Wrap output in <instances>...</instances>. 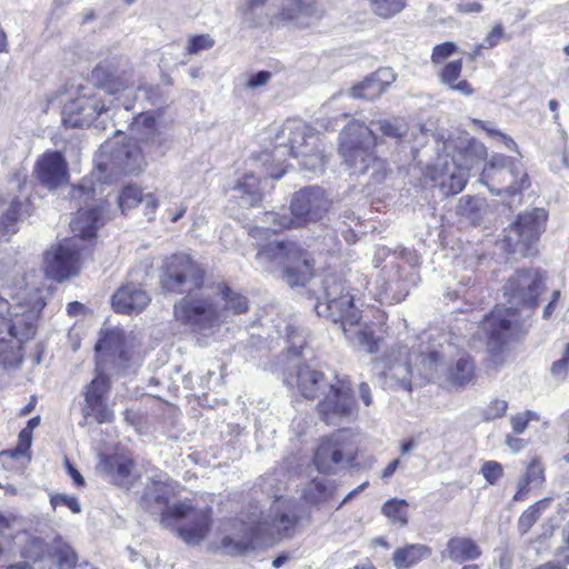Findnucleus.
I'll list each match as a JSON object with an SVG mask.
<instances>
[{
    "label": "nucleus",
    "instance_id": "680f3d73",
    "mask_svg": "<svg viewBox=\"0 0 569 569\" xmlns=\"http://www.w3.org/2000/svg\"><path fill=\"white\" fill-rule=\"evenodd\" d=\"M480 472L488 483L495 485L502 477L503 468L501 463L491 460L482 465Z\"/></svg>",
    "mask_w": 569,
    "mask_h": 569
},
{
    "label": "nucleus",
    "instance_id": "a19ab883",
    "mask_svg": "<svg viewBox=\"0 0 569 569\" xmlns=\"http://www.w3.org/2000/svg\"><path fill=\"white\" fill-rule=\"evenodd\" d=\"M232 190L246 206L254 207L262 200L260 180L253 173H246L237 180Z\"/></svg>",
    "mask_w": 569,
    "mask_h": 569
},
{
    "label": "nucleus",
    "instance_id": "aec40b11",
    "mask_svg": "<svg viewBox=\"0 0 569 569\" xmlns=\"http://www.w3.org/2000/svg\"><path fill=\"white\" fill-rule=\"evenodd\" d=\"M110 111V106L99 92L93 96H81L64 104L62 122L66 127L82 128L90 126L100 114Z\"/></svg>",
    "mask_w": 569,
    "mask_h": 569
},
{
    "label": "nucleus",
    "instance_id": "f03ea898",
    "mask_svg": "<svg viewBox=\"0 0 569 569\" xmlns=\"http://www.w3.org/2000/svg\"><path fill=\"white\" fill-rule=\"evenodd\" d=\"M130 129L138 141H129L121 146L103 144L101 152L109 159L98 162L100 171L114 176L138 174L146 169L149 159L154 160L164 156L167 139L157 128L153 114L139 113L133 118Z\"/></svg>",
    "mask_w": 569,
    "mask_h": 569
},
{
    "label": "nucleus",
    "instance_id": "4be33fe9",
    "mask_svg": "<svg viewBox=\"0 0 569 569\" xmlns=\"http://www.w3.org/2000/svg\"><path fill=\"white\" fill-rule=\"evenodd\" d=\"M109 379L102 373L87 386L84 392V406L82 409L84 421L92 417L98 423H110L113 421V411L106 405L104 398L109 392Z\"/></svg>",
    "mask_w": 569,
    "mask_h": 569
},
{
    "label": "nucleus",
    "instance_id": "72a5a7b5",
    "mask_svg": "<svg viewBox=\"0 0 569 569\" xmlns=\"http://www.w3.org/2000/svg\"><path fill=\"white\" fill-rule=\"evenodd\" d=\"M98 468L118 486L127 487L132 482L133 462L127 457L119 455L102 457Z\"/></svg>",
    "mask_w": 569,
    "mask_h": 569
},
{
    "label": "nucleus",
    "instance_id": "473e14b6",
    "mask_svg": "<svg viewBox=\"0 0 569 569\" xmlns=\"http://www.w3.org/2000/svg\"><path fill=\"white\" fill-rule=\"evenodd\" d=\"M99 357H110L120 368H127L131 353L123 349V332L111 330L106 332L96 345Z\"/></svg>",
    "mask_w": 569,
    "mask_h": 569
},
{
    "label": "nucleus",
    "instance_id": "f704fd0d",
    "mask_svg": "<svg viewBox=\"0 0 569 569\" xmlns=\"http://www.w3.org/2000/svg\"><path fill=\"white\" fill-rule=\"evenodd\" d=\"M462 60L458 59L446 63L438 73L439 82L449 90L461 96L470 97L475 93L471 83L461 78Z\"/></svg>",
    "mask_w": 569,
    "mask_h": 569
},
{
    "label": "nucleus",
    "instance_id": "4d7b16f0",
    "mask_svg": "<svg viewBox=\"0 0 569 569\" xmlns=\"http://www.w3.org/2000/svg\"><path fill=\"white\" fill-rule=\"evenodd\" d=\"M520 480L528 486L541 485L545 480L543 468L541 463L537 459L532 460V462L528 466L525 476Z\"/></svg>",
    "mask_w": 569,
    "mask_h": 569
},
{
    "label": "nucleus",
    "instance_id": "6e6552de",
    "mask_svg": "<svg viewBox=\"0 0 569 569\" xmlns=\"http://www.w3.org/2000/svg\"><path fill=\"white\" fill-rule=\"evenodd\" d=\"M211 509L193 508L191 503L183 501L171 506L162 515L161 525L170 528L179 523L178 536L188 545L200 543L211 528Z\"/></svg>",
    "mask_w": 569,
    "mask_h": 569
},
{
    "label": "nucleus",
    "instance_id": "a878e982",
    "mask_svg": "<svg viewBox=\"0 0 569 569\" xmlns=\"http://www.w3.org/2000/svg\"><path fill=\"white\" fill-rule=\"evenodd\" d=\"M353 301V295H346L337 301L317 302L315 310L318 316L339 323L342 331H347L348 326L355 327L361 318L360 310L355 306Z\"/></svg>",
    "mask_w": 569,
    "mask_h": 569
},
{
    "label": "nucleus",
    "instance_id": "423d86ee",
    "mask_svg": "<svg viewBox=\"0 0 569 569\" xmlns=\"http://www.w3.org/2000/svg\"><path fill=\"white\" fill-rule=\"evenodd\" d=\"M256 259L267 270L282 266L283 278L290 286H303L312 274L308 252L293 241L276 240L260 246Z\"/></svg>",
    "mask_w": 569,
    "mask_h": 569
},
{
    "label": "nucleus",
    "instance_id": "bb28decb",
    "mask_svg": "<svg viewBox=\"0 0 569 569\" xmlns=\"http://www.w3.org/2000/svg\"><path fill=\"white\" fill-rule=\"evenodd\" d=\"M39 182L46 188L57 189L68 182V164L60 152L44 153L36 164Z\"/></svg>",
    "mask_w": 569,
    "mask_h": 569
},
{
    "label": "nucleus",
    "instance_id": "20e7f679",
    "mask_svg": "<svg viewBox=\"0 0 569 569\" xmlns=\"http://www.w3.org/2000/svg\"><path fill=\"white\" fill-rule=\"evenodd\" d=\"M331 200L320 187H305L295 192L291 202V216L286 213L266 212V227H254L249 236L258 238L264 230L279 232L283 229L297 228L321 220L330 210Z\"/></svg>",
    "mask_w": 569,
    "mask_h": 569
},
{
    "label": "nucleus",
    "instance_id": "13d9d810",
    "mask_svg": "<svg viewBox=\"0 0 569 569\" xmlns=\"http://www.w3.org/2000/svg\"><path fill=\"white\" fill-rule=\"evenodd\" d=\"M214 46V40L209 34L193 36L188 40L187 52L197 54L200 51L209 50Z\"/></svg>",
    "mask_w": 569,
    "mask_h": 569
},
{
    "label": "nucleus",
    "instance_id": "864d4df0",
    "mask_svg": "<svg viewBox=\"0 0 569 569\" xmlns=\"http://www.w3.org/2000/svg\"><path fill=\"white\" fill-rule=\"evenodd\" d=\"M371 126H376L377 129L387 138L400 140L407 131L405 123L398 119L387 120L381 119L371 121Z\"/></svg>",
    "mask_w": 569,
    "mask_h": 569
},
{
    "label": "nucleus",
    "instance_id": "dca6fc26",
    "mask_svg": "<svg viewBox=\"0 0 569 569\" xmlns=\"http://www.w3.org/2000/svg\"><path fill=\"white\" fill-rule=\"evenodd\" d=\"M256 518L257 531L261 542L267 538L288 537L299 521L296 502L291 499L279 498L272 502L267 516Z\"/></svg>",
    "mask_w": 569,
    "mask_h": 569
},
{
    "label": "nucleus",
    "instance_id": "5fc2aeb1",
    "mask_svg": "<svg viewBox=\"0 0 569 569\" xmlns=\"http://www.w3.org/2000/svg\"><path fill=\"white\" fill-rule=\"evenodd\" d=\"M50 545H47L40 538H32L24 546L22 555L32 561H41L49 556Z\"/></svg>",
    "mask_w": 569,
    "mask_h": 569
},
{
    "label": "nucleus",
    "instance_id": "9d476101",
    "mask_svg": "<svg viewBox=\"0 0 569 569\" xmlns=\"http://www.w3.org/2000/svg\"><path fill=\"white\" fill-rule=\"evenodd\" d=\"M547 218V211L541 208L519 214L518 219L506 229L505 241L509 250L522 257L535 254L536 244L546 229Z\"/></svg>",
    "mask_w": 569,
    "mask_h": 569
},
{
    "label": "nucleus",
    "instance_id": "5701e85b",
    "mask_svg": "<svg viewBox=\"0 0 569 569\" xmlns=\"http://www.w3.org/2000/svg\"><path fill=\"white\" fill-rule=\"evenodd\" d=\"M336 375L326 376L309 366H296L295 371L289 372L284 381L289 387H296L307 399L322 397L333 382Z\"/></svg>",
    "mask_w": 569,
    "mask_h": 569
},
{
    "label": "nucleus",
    "instance_id": "f257e3e1",
    "mask_svg": "<svg viewBox=\"0 0 569 569\" xmlns=\"http://www.w3.org/2000/svg\"><path fill=\"white\" fill-rule=\"evenodd\" d=\"M0 279L3 293L13 301L7 309L8 317H0V367L9 370L20 367L23 346L36 336L46 302L40 289L30 287L16 263L10 271L0 268Z\"/></svg>",
    "mask_w": 569,
    "mask_h": 569
},
{
    "label": "nucleus",
    "instance_id": "9b49d317",
    "mask_svg": "<svg viewBox=\"0 0 569 569\" xmlns=\"http://www.w3.org/2000/svg\"><path fill=\"white\" fill-rule=\"evenodd\" d=\"M317 410L327 425L337 426L343 421L355 419L358 415V406L350 381L333 377V382L322 395V399L317 405Z\"/></svg>",
    "mask_w": 569,
    "mask_h": 569
},
{
    "label": "nucleus",
    "instance_id": "49530a36",
    "mask_svg": "<svg viewBox=\"0 0 569 569\" xmlns=\"http://www.w3.org/2000/svg\"><path fill=\"white\" fill-rule=\"evenodd\" d=\"M370 11L378 18L390 20L408 7V0H367Z\"/></svg>",
    "mask_w": 569,
    "mask_h": 569
},
{
    "label": "nucleus",
    "instance_id": "f3484780",
    "mask_svg": "<svg viewBox=\"0 0 569 569\" xmlns=\"http://www.w3.org/2000/svg\"><path fill=\"white\" fill-rule=\"evenodd\" d=\"M516 317V312L511 307L496 308L481 323V330L487 338L490 361L496 366L502 362L501 352L512 338Z\"/></svg>",
    "mask_w": 569,
    "mask_h": 569
},
{
    "label": "nucleus",
    "instance_id": "e2e57ef3",
    "mask_svg": "<svg viewBox=\"0 0 569 569\" xmlns=\"http://www.w3.org/2000/svg\"><path fill=\"white\" fill-rule=\"evenodd\" d=\"M508 402L503 399H493L485 409L483 416L486 420H495L506 415Z\"/></svg>",
    "mask_w": 569,
    "mask_h": 569
},
{
    "label": "nucleus",
    "instance_id": "c756f323",
    "mask_svg": "<svg viewBox=\"0 0 569 569\" xmlns=\"http://www.w3.org/2000/svg\"><path fill=\"white\" fill-rule=\"evenodd\" d=\"M276 12V28L289 24L305 27L307 18L319 17L316 0H291Z\"/></svg>",
    "mask_w": 569,
    "mask_h": 569
},
{
    "label": "nucleus",
    "instance_id": "4468645a",
    "mask_svg": "<svg viewBox=\"0 0 569 569\" xmlns=\"http://www.w3.org/2000/svg\"><path fill=\"white\" fill-rule=\"evenodd\" d=\"M543 273L537 269H520L510 276L503 286V296L516 308H535L543 291Z\"/></svg>",
    "mask_w": 569,
    "mask_h": 569
},
{
    "label": "nucleus",
    "instance_id": "69168bd1",
    "mask_svg": "<svg viewBox=\"0 0 569 569\" xmlns=\"http://www.w3.org/2000/svg\"><path fill=\"white\" fill-rule=\"evenodd\" d=\"M50 502L54 509L58 506L63 505V506L68 507L74 513H79L81 511V506H80L78 499L73 496L54 495V496H51Z\"/></svg>",
    "mask_w": 569,
    "mask_h": 569
},
{
    "label": "nucleus",
    "instance_id": "39448f33",
    "mask_svg": "<svg viewBox=\"0 0 569 569\" xmlns=\"http://www.w3.org/2000/svg\"><path fill=\"white\" fill-rule=\"evenodd\" d=\"M486 156V148L469 141L452 157L439 154L428 168V177L445 196H455L463 190L469 170Z\"/></svg>",
    "mask_w": 569,
    "mask_h": 569
},
{
    "label": "nucleus",
    "instance_id": "de8ad7c7",
    "mask_svg": "<svg viewBox=\"0 0 569 569\" xmlns=\"http://www.w3.org/2000/svg\"><path fill=\"white\" fill-rule=\"evenodd\" d=\"M408 508L409 505L405 499L392 498L382 505L381 512L392 523L405 527L408 523Z\"/></svg>",
    "mask_w": 569,
    "mask_h": 569
},
{
    "label": "nucleus",
    "instance_id": "0e129e2a",
    "mask_svg": "<svg viewBox=\"0 0 569 569\" xmlns=\"http://www.w3.org/2000/svg\"><path fill=\"white\" fill-rule=\"evenodd\" d=\"M569 371V343L566 345L561 359L555 361L551 366V375L559 379L565 380Z\"/></svg>",
    "mask_w": 569,
    "mask_h": 569
},
{
    "label": "nucleus",
    "instance_id": "0eeeda50",
    "mask_svg": "<svg viewBox=\"0 0 569 569\" xmlns=\"http://www.w3.org/2000/svg\"><path fill=\"white\" fill-rule=\"evenodd\" d=\"M480 181L497 196L506 193L512 197L530 186L522 163L503 154L492 156L482 170Z\"/></svg>",
    "mask_w": 569,
    "mask_h": 569
},
{
    "label": "nucleus",
    "instance_id": "1a4fd4ad",
    "mask_svg": "<svg viewBox=\"0 0 569 569\" xmlns=\"http://www.w3.org/2000/svg\"><path fill=\"white\" fill-rule=\"evenodd\" d=\"M203 282L204 270L189 254L174 253L163 261L160 283L166 291L188 293L200 290Z\"/></svg>",
    "mask_w": 569,
    "mask_h": 569
},
{
    "label": "nucleus",
    "instance_id": "bf43d9fd",
    "mask_svg": "<svg viewBox=\"0 0 569 569\" xmlns=\"http://www.w3.org/2000/svg\"><path fill=\"white\" fill-rule=\"evenodd\" d=\"M457 51H458V46L452 41H447V42L437 44L432 49L431 62L433 64H440Z\"/></svg>",
    "mask_w": 569,
    "mask_h": 569
},
{
    "label": "nucleus",
    "instance_id": "c03bdc74",
    "mask_svg": "<svg viewBox=\"0 0 569 569\" xmlns=\"http://www.w3.org/2000/svg\"><path fill=\"white\" fill-rule=\"evenodd\" d=\"M473 377L475 363L467 353H462L453 366L448 365L446 381L453 386H466L472 381Z\"/></svg>",
    "mask_w": 569,
    "mask_h": 569
},
{
    "label": "nucleus",
    "instance_id": "7ed1b4c3",
    "mask_svg": "<svg viewBox=\"0 0 569 569\" xmlns=\"http://www.w3.org/2000/svg\"><path fill=\"white\" fill-rule=\"evenodd\" d=\"M379 141L367 124L349 122L339 134V153L353 174L368 176L373 184L381 183L389 173L386 159L377 156Z\"/></svg>",
    "mask_w": 569,
    "mask_h": 569
},
{
    "label": "nucleus",
    "instance_id": "052dcab7",
    "mask_svg": "<svg viewBox=\"0 0 569 569\" xmlns=\"http://www.w3.org/2000/svg\"><path fill=\"white\" fill-rule=\"evenodd\" d=\"M32 433L30 429H22L19 433V442L16 449L3 451L2 455H8L11 458H18L27 455L31 446Z\"/></svg>",
    "mask_w": 569,
    "mask_h": 569
},
{
    "label": "nucleus",
    "instance_id": "58836bf2",
    "mask_svg": "<svg viewBox=\"0 0 569 569\" xmlns=\"http://www.w3.org/2000/svg\"><path fill=\"white\" fill-rule=\"evenodd\" d=\"M446 552L452 561L462 563L476 560L481 556V550L470 538L453 537L447 542Z\"/></svg>",
    "mask_w": 569,
    "mask_h": 569
},
{
    "label": "nucleus",
    "instance_id": "2f4dec72",
    "mask_svg": "<svg viewBox=\"0 0 569 569\" xmlns=\"http://www.w3.org/2000/svg\"><path fill=\"white\" fill-rule=\"evenodd\" d=\"M103 224L102 210L99 206H90L89 208H80L76 217L70 222L73 238L82 241L96 236L97 230Z\"/></svg>",
    "mask_w": 569,
    "mask_h": 569
},
{
    "label": "nucleus",
    "instance_id": "f8f14e48",
    "mask_svg": "<svg viewBox=\"0 0 569 569\" xmlns=\"http://www.w3.org/2000/svg\"><path fill=\"white\" fill-rule=\"evenodd\" d=\"M174 317L198 330L210 329L222 322V313L204 290L200 293L188 292L180 299L174 305Z\"/></svg>",
    "mask_w": 569,
    "mask_h": 569
},
{
    "label": "nucleus",
    "instance_id": "cd10ccee",
    "mask_svg": "<svg viewBox=\"0 0 569 569\" xmlns=\"http://www.w3.org/2000/svg\"><path fill=\"white\" fill-rule=\"evenodd\" d=\"M149 293L140 283L127 282L111 297V305L116 312L122 315L139 313L150 303Z\"/></svg>",
    "mask_w": 569,
    "mask_h": 569
},
{
    "label": "nucleus",
    "instance_id": "b1692460",
    "mask_svg": "<svg viewBox=\"0 0 569 569\" xmlns=\"http://www.w3.org/2000/svg\"><path fill=\"white\" fill-rule=\"evenodd\" d=\"M92 79L99 93L102 91L107 94H114L133 86L131 68L111 62L97 66L92 71Z\"/></svg>",
    "mask_w": 569,
    "mask_h": 569
},
{
    "label": "nucleus",
    "instance_id": "37998d69",
    "mask_svg": "<svg viewBox=\"0 0 569 569\" xmlns=\"http://www.w3.org/2000/svg\"><path fill=\"white\" fill-rule=\"evenodd\" d=\"M217 293L220 295L224 302L223 308L219 309L220 313H222V321H224L230 313L240 315L248 311L249 306L247 298L241 293L233 291L227 284H218Z\"/></svg>",
    "mask_w": 569,
    "mask_h": 569
},
{
    "label": "nucleus",
    "instance_id": "ea45409f",
    "mask_svg": "<svg viewBox=\"0 0 569 569\" xmlns=\"http://www.w3.org/2000/svg\"><path fill=\"white\" fill-rule=\"evenodd\" d=\"M336 487L323 477H316L302 488V499L310 505L326 503L333 498Z\"/></svg>",
    "mask_w": 569,
    "mask_h": 569
},
{
    "label": "nucleus",
    "instance_id": "c9c22d12",
    "mask_svg": "<svg viewBox=\"0 0 569 569\" xmlns=\"http://www.w3.org/2000/svg\"><path fill=\"white\" fill-rule=\"evenodd\" d=\"M30 202L28 198H13L9 207L0 217V240H8L17 232V222L24 216H29Z\"/></svg>",
    "mask_w": 569,
    "mask_h": 569
},
{
    "label": "nucleus",
    "instance_id": "7c9ffc66",
    "mask_svg": "<svg viewBox=\"0 0 569 569\" xmlns=\"http://www.w3.org/2000/svg\"><path fill=\"white\" fill-rule=\"evenodd\" d=\"M396 80V74L390 68H382L350 89L351 97L363 100L378 99L387 88Z\"/></svg>",
    "mask_w": 569,
    "mask_h": 569
},
{
    "label": "nucleus",
    "instance_id": "6ab92c4d",
    "mask_svg": "<svg viewBox=\"0 0 569 569\" xmlns=\"http://www.w3.org/2000/svg\"><path fill=\"white\" fill-rule=\"evenodd\" d=\"M256 518L253 515L246 520H236L219 541L213 543L212 548L216 551H221L230 556H240L247 551L254 549L261 543L259 532L257 531Z\"/></svg>",
    "mask_w": 569,
    "mask_h": 569
},
{
    "label": "nucleus",
    "instance_id": "e433bc0d",
    "mask_svg": "<svg viewBox=\"0 0 569 569\" xmlns=\"http://www.w3.org/2000/svg\"><path fill=\"white\" fill-rule=\"evenodd\" d=\"M432 549L423 543H408L397 548L392 553L396 569H409L431 556Z\"/></svg>",
    "mask_w": 569,
    "mask_h": 569
},
{
    "label": "nucleus",
    "instance_id": "3c124183",
    "mask_svg": "<svg viewBox=\"0 0 569 569\" xmlns=\"http://www.w3.org/2000/svg\"><path fill=\"white\" fill-rule=\"evenodd\" d=\"M323 297L321 302H328V300H340L346 295H352L345 286L342 280L335 276L328 274L322 280Z\"/></svg>",
    "mask_w": 569,
    "mask_h": 569
},
{
    "label": "nucleus",
    "instance_id": "774afa93",
    "mask_svg": "<svg viewBox=\"0 0 569 569\" xmlns=\"http://www.w3.org/2000/svg\"><path fill=\"white\" fill-rule=\"evenodd\" d=\"M271 78V73L269 71H259L256 74L249 77L246 87L248 89H257L266 86Z\"/></svg>",
    "mask_w": 569,
    "mask_h": 569
},
{
    "label": "nucleus",
    "instance_id": "8fccbe9b",
    "mask_svg": "<svg viewBox=\"0 0 569 569\" xmlns=\"http://www.w3.org/2000/svg\"><path fill=\"white\" fill-rule=\"evenodd\" d=\"M295 158H301V166L303 169L318 172L322 171L325 167V154L320 149V141L317 142V148L310 147L307 150L297 152Z\"/></svg>",
    "mask_w": 569,
    "mask_h": 569
},
{
    "label": "nucleus",
    "instance_id": "79ce46f5",
    "mask_svg": "<svg viewBox=\"0 0 569 569\" xmlns=\"http://www.w3.org/2000/svg\"><path fill=\"white\" fill-rule=\"evenodd\" d=\"M346 337L359 348L363 349L368 353L378 351V339L375 336L372 325H360L359 321L355 327H347V331H343Z\"/></svg>",
    "mask_w": 569,
    "mask_h": 569
},
{
    "label": "nucleus",
    "instance_id": "4c0bfd02",
    "mask_svg": "<svg viewBox=\"0 0 569 569\" xmlns=\"http://www.w3.org/2000/svg\"><path fill=\"white\" fill-rule=\"evenodd\" d=\"M421 368L419 375L428 381H446L448 363L445 355L438 350L421 352Z\"/></svg>",
    "mask_w": 569,
    "mask_h": 569
},
{
    "label": "nucleus",
    "instance_id": "412c9836",
    "mask_svg": "<svg viewBox=\"0 0 569 569\" xmlns=\"http://www.w3.org/2000/svg\"><path fill=\"white\" fill-rule=\"evenodd\" d=\"M277 148H288L292 157L297 152L307 150L310 147L317 148L320 141L319 134L307 123L299 119H288L274 137Z\"/></svg>",
    "mask_w": 569,
    "mask_h": 569
},
{
    "label": "nucleus",
    "instance_id": "6e6d98bb",
    "mask_svg": "<svg viewBox=\"0 0 569 569\" xmlns=\"http://www.w3.org/2000/svg\"><path fill=\"white\" fill-rule=\"evenodd\" d=\"M142 191L136 186H127L118 197L119 207L122 212L142 202Z\"/></svg>",
    "mask_w": 569,
    "mask_h": 569
},
{
    "label": "nucleus",
    "instance_id": "603ef678",
    "mask_svg": "<svg viewBox=\"0 0 569 569\" xmlns=\"http://www.w3.org/2000/svg\"><path fill=\"white\" fill-rule=\"evenodd\" d=\"M481 204V199L472 196H463L459 199L456 211L457 214L476 221L480 217Z\"/></svg>",
    "mask_w": 569,
    "mask_h": 569
},
{
    "label": "nucleus",
    "instance_id": "a18cd8bd",
    "mask_svg": "<svg viewBox=\"0 0 569 569\" xmlns=\"http://www.w3.org/2000/svg\"><path fill=\"white\" fill-rule=\"evenodd\" d=\"M48 557L56 561L60 569H71L78 560L76 551L60 537L53 539L50 543Z\"/></svg>",
    "mask_w": 569,
    "mask_h": 569
},
{
    "label": "nucleus",
    "instance_id": "09e8293b",
    "mask_svg": "<svg viewBox=\"0 0 569 569\" xmlns=\"http://www.w3.org/2000/svg\"><path fill=\"white\" fill-rule=\"evenodd\" d=\"M550 501V498L541 499L521 513L518 519V530L521 535H526L532 528L540 518L541 512L549 506Z\"/></svg>",
    "mask_w": 569,
    "mask_h": 569
},
{
    "label": "nucleus",
    "instance_id": "393cba45",
    "mask_svg": "<svg viewBox=\"0 0 569 569\" xmlns=\"http://www.w3.org/2000/svg\"><path fill=\"white\" fill-rule=\"evenodd\" d=\"M269 0H240L236 14L247 29L276 28V11L268 4Z\"/></svg>",
    "mask_w": 569,
    "mask_h": 569
},
{
    "label": "nucleus",
    "instance_id": "ddd939ff",
    "mask_svg": "<svg viewBox=\"0 0 569 569\" xmlns=\"http://www.w3.org/2000/svg\"><path fill=\"white\" fill-rule=\"evenodd\" d=\"M357 456L356 437L348 430H339L325 438L313 457L320 472H333L341 463L351 465Z\"/></svg>",
    "mask_w": 569,
    "mask_h": 569
},
{
    "label": "nucleus",
    "instance_id": "338daca9",
    "mask_svg": "<svg viewBox=\"0 0 569 569\" xmlns=\"http://www.w3.org/2000/svg\"><path fill=\"white\" fill-rule=\"evenodd\" d=\"M93 189L86 184L84 182L73 188L71 191V199L80 203L89 204V201L92 200Z\"/></svg>",
    "mask_w": 569,
    "mask_h": 569
},
{
    "label": "nucleus",
    "instance_id": "a211bd4d",
    "mask_svg": "<svg viewBox=\"0 0 569 569\" xmlns=\"http://www.w3.org/2000/svg\"><path fill=\"white\" fill-rule=\"evenodd\" d=\"M411 351L407 346L392 348L385 357V370L381 372L383 387L392 390L411 392L412 368Z\"/></svg>",
    "mask_w": 569,
    "mask_h": 569
},
{
    "label": "nucleus",
    "instance_id": "c85d7f7f",
    "mask_svg": "<svg viewBox=\"0 0 569 569\" xmlns=\"http://www.w3.org/2000/svg\"><path fill=\"white\" fill-rule=\"evenodd\" d=\"M176 487L177 483L169 478L164 480H151V482L146 486L141 497V507L153 513L161 512L162 516L166 510L171 508L168 507V502L174 497Z\"/></svg>",
    "mask_w": 569,
    "mask_h": 569
},
{
    "label": "nucleus",
    "instance_id": "2eb2a0df",
    "mask_svg": "<svg viewBox=\"0 0 569 569\" xmlns=\"http://www.w3.org/2000/svg\"><path fill=\"white\" fill-rule=\"evenodd\" d=\"M83 247L77 238L64 239L52 246L44 253L43 269L46 274L57 281H64L76 276L80 269Z\"/></svg>",
    "mask_w": 569,
    "mask_h": 569
}]
</instances>
